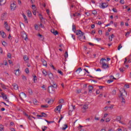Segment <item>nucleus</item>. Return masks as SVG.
Returning <instances> with one entry per match:
<instances>
[{
  "label": "nucleus",
  "instance_id": "20e7f679",
  "mask_svg": "<svg viewBox=\"0 0 131 131\" xmlns=\"http://www.w3.org/2000/svg\"><path fill=\"white\" fill-rule=\"evenodd\" d=\"M131 61L130 60V59L127 60V58H125V61L124 62V66H125V67H127V68H128V65L126 64H127V63H130Z\"/></svg>",
  "mask_w": 131,
  "mask_h": 131
},
{
  "label": "nucleus",
  "instance_id": "7c9ffc66",
  "mask_svg": "<svg viewBox=\"0 0 131 131\" xmlns=\"http://www.w3.org/2000/svg\"><path fill=\"white\" fill-rule=\"evenodd\" d=\"M41 114L42 115L43 117H47L48 116V115H47V114H46L43 112L41 113Z\"/></svg>",
  "mask_w": 131,
  "mask_h": 131
},
{
  "label": "nucleus",
  "instance_id": "e433bc0d",
  "mask_svg": "<svg viewBox=\"0 0 131 131\" xmlns=\"http://www.w3.org/2000/svg\"><path fill=\"white\" fill-rule=\"evenodd\" d=\"M0 130L4 131V125H0Z\"/></svg>",
  "mask_w": 131,
  "mask_h": 131
},
{
  "label": "nucleus",
  "instance_id": "4468645a",
  "mask_svg": "<svg viewBox=\"0 0 131 131\" xmlns=\"http://www.w3.org/2000/svg\"><path fill=\"white\" fill-rule=\"evenodd\" d=\"M14 71H15V74L16 75V76H19L20 75V70H15Z\"/></svg>",
  "mask_w": 131,
  "mask_h": 131
},
{
  "label": "nucleus",
  "instance_id": "58836bf2",
  "mask_svg": "<svg viewBox=\"0 0 131 131\" xmlns=\"http://www.w3.org/2000/svg\"><path fill=\"white\" fill-rule=\"evenodd\" d=\"M112 95H116V90H114L112 92Z\"/></svg>",
  "mask_w": 131,
  "mask_h": 131
},
{
  "label": "nucleus",
  "instance_id": "dca6fc26",
  "mask_svg": "<svg viewBox=\"0 0 131 131\" xmlns=\"http://www.w3.org/2000/svg\"><path fill=\"white\" fill-rule=\"evenodd\" d=\"M0 34L2 35L3 38H6V37L7 36V35H6V33H5V32H3V31H2L1 33H0Z\"/></svg>",
  "mask_w": 131,
  "mask_h": 131
},
{
  "label": "nucleus",
  "instance_id": "13d9d810",
  "mask_svg": "<svg viewBox=\"0 0 131 131\" xmlns=\"http://www.w3.org/2000/svg\"><path fill=\"white\" fill-rule=\"evenodd\" d=\"M23 79L24 80H26V77L24 75H22Z\"/></svg>",
  "mask_w": 131,
  "mask_h": 131
},
{
  "label": "nucleus",
  "instance_id": "aec40b11",
  "mask_svg": "<svg viewBox=\"0 0 131 131\" xmlns=\"http://www.w3.org/2000/svg\"><path fill=\"white\" fill-rule=\"evenodd\" d=\"M13 86L14 90H18L19 89L18 85L16 84V83L13 84Z\"/></svg>",
  "mask_w": 131,
  "mask_h": 131
},
{
  "label": "nucleus",
  "instance_id": "39448f33",
  "mask_svg": "<svg viewBox=\"0 0 131 131\" xmlns=\"http://www.w3.org/2000/svg\"><path fill=\"white\" fill-rule=\"evenodd\" d=\"M76 34V35H82V36H83V35H84V33L82 32L81 30H77Z\"/></svg>",
  "mask_w": 131,
  "mask_h": 131
},
{
  "label": "nucleus",
  "instance_id": "b1692460",
  "mask_svg": "<svg viewBox=\"0 0 131 131\" xmlns=\"http://www.w3.org/2000/svg\"><path fill=\"white\" fill-rule=\"evenodd\" d=\"M116 120H117V121H120V123H121V122L120 121V120H121V117H120V116H117Z\"/></svg>",
  "mask_w": 131,
  "mask_h": 131
},
{
  "label": "nucleus",
  "instance_id": "9d476101",
  "mask_svg": "<svg viewBox=\"0 0 131 131\" xmlns=\"http://www.w3.org/2000/svg\"><path fill=\"white\" fill-rule=\"evenodd\" d=\"M21 37L25 39V40L28 39V38L27 37V35H26V33H25V32H23L21 33Z\"/></svg>",
  "mask_w": 131,
  "mask_h": 131
},
{
  "label": "nucleus",
  "instance_id": "6e6552de",
  "mask_svg": "<svg viewBox=\"0 0 131 131\" xmlns=\"http://www.w3.org/2000/svg\"><path fill=\"white\" fill-rule=\"evenodd\" d=\"M19 97L21 99V100H23V98H26V94H25L24 92H21L19 94Z\"/></svg>",
  "mask_w": 131,
  "mask_h": 131
},
{
  "label": "nucleus",
  "instance_id": "bb28decb",
  "mask_svg": "<svg viewBox=\"0 0 131 131\" xmlns=\"http://www.w3.org/2000/svg\"><path fill=\"white\" fill-rule=\"evenodd\" d=\"M42 73H43V75H45V76H47V75H48V73L46 70H43Z\"/></svg>",
  "mask_w": 131,
  "mask_h": 131
},
{
  "label": "nucleus",
  "instance_id": "bf43d9fd",
  "mask_svg": "<svg viewBox=\"0 0 131 131\" xmlns=\"http://www.w3.org/2000/svg\"><path fill=\"white\" fill-rule=\"evenodd\" d=\"M33 15H34V16H36V10H34L33 11Z\"/></svg>",
  "mask_w": 131,
  "mask_h": 131
},
{
  "label": "nucleus",
  "instance_id": "6ab92c4d",
  "mask_svg": "<svg viewBox=\"0 0 131 131\" xmlns=\"http://www.w3.org/2000/svg\"><path fill=\"white\" fill-rule=\"evenodd\" d=\"M7 15H8V13H7V12H5L2 14V19H3V20L4 19H5V18H6V17H7Z\"/></svg>",
  "mask_w": 131,
  "mask_h": 131
},
{
  "label": "nucleus",
  "instance_id": "c9c22d12",
  "mask_svg": "<svg viewBox=\"0 0 131 131\" xmlns=\"http://www.w3.org/2000/svg\"><path fill=\"white\" fill-rule=\"evenodd\" d=\"M7 57H8V58H9V59H11L12 58V54H11V53H8Z\"/></svg>",
  "mask_w": 131,
  "mask_h": 131
},
{
  "label": "nucleus",
  "instance_id": "5701e85b",
  "mask_svg": "<svg viewBox=\"0 0 131 131\" xmlns=\"http://www.w3.org/2000/svg\"><path fill=\"white\" fill-rule=\"evenodd\" d=\"M93 90H94V87H93V86H89V92H92V91H93Z\"/></svg>",
  "mask_w": 131,
  "mask_h": 131
},
{
  "label": "nucleus",
  "instance_id": "c03bdc74",
  "mask_svg": "<svg viewBox=\"0 0 131 131\" xmlns=\"http://www.w3.org/2000/svg\"><path fill=\"white\" fill-rule=\"evenodd\" d=\"M2 45L4 47H6V46H7V42H6V41H4L2 42Z\"/></svg>",
  "mask_w": 131,
  "mask_h": 131
},
{
  "label": "nucleus",
  "instance_id": "f704fd0d",
  "mask_svg": "<svg viewBox=\"0 0 131 131\" xmlns=\"http://www.w3.org/2000/svg\"><path fill=\"white\" fill-rule=\"evenodd\" d=\"M25 72H26V73H27V74H28V73H29V69L26 68L25 70Z\"/></svg>",
  "mask_w": 131,
  "mask_h": 131
},
{
  "label": "nucleus",
  "instance_id": "f03ea898",
  "mask_svg": "<svg viewBox=\"0 0 131 131\" xmlns=\"http://www.w3.org/2000/svg\"><path fill=\"white\" fill-rule=\"evenodd\" d=\"M55 89H57V84L54 81H52V84H51V85L48 87L49 93H51L55 92Z\"/></svg>",
  "mask_w": 131,
  "mask_h": 131
},
{
  "label": "nucleus",
  "instance_id": "9b49d317",
  "mask_svg": "<svg viewBox=\"0 0 131 131\" xmlns=\"http://www.w3.org/2000/svg\"><path fill=\"white\" fill-rule=\"evenodd\" d=\"M4 25L6 30H8V31H10V28L9 27V25H8V23L7 21L4 22Z\"/></svg>",
  "mask_w": 131,
  "mask_h": 131
},
{
  "label": "nucleus",
  "instance_id": "e2e57ef3",
  "mask_svg": "<svg viewBox=\"0 0 131 131\" xmlns=\"http://www.w3.org/2000/svg\"><path fill=\"white\" fill-rule=\"evenodd\" d=\"M50 66H51V67H52L53 68V69L54 70H56V68H55V67L53 64L50 65Z\"/></svg>",
  "mask_w": 131,
  "mask_h": 131
},
{
  "label": "nucleus",
  "instance_id": "1a4fd4ad",
  "mask_svg": "<svg viewBox=\"0 0 131 131\" xmlns=\"http://www.w3.org/2000/svg\"><path fill=\"white\" fill-rule=\"evenodd\" d=\"M100 8H102V9H105V8H107L108 7V5H107V3H102L101 6H100Z\"/></svg>",
  "mask_w": 131,
  "mask_h": 131
},
{
  "label": "nucleus",
  "instance_id": "ddd939ff",
  "mask_svg": "<svg viewBox=\"0 0 131 131\" xmlns=\"http://www.w3.org/2000/svg\"><path fill=\"white\" fill-rule=\"evenodd\" d=\"M51 32L53 33L54 35H57V34H59V32L57 30H55L54 29L51 30Z\"/></svg>",
  "mask_w": 131,
  "mask_h": 131
},
{
  "label": "nucleus",
  "instance_id": "79ce46f5",
  "mask_svg": "<svg viewBox=\"0 0 131 131\" xmlns=\"http://www.w3.org/2000/svg\"><path fill=\"white\" fill-rule=\"evenodd\" d=\"M24 61H27V60H28V57L25 56L24 57Z\"/></svg>",
  "mask_w": 131,
  "mask_h": 131
},
{
  "label": "nucleus",
  "instance_id": "37998d69",
  "mask_svg": "<svg viewBox=\"0 0 131 131\" xmlns=\"http://www.w3.org/2000/svg\"><path fill=\"white\" fill-rule=\"evenodd\" d=\"M63 116L62 115H60V119H59V120L58 121V123H60V122L61 121V120H62V119H63Z\"/></svg>",
  "mask_w": 131,
  "mask_h": 131
},
{
  "label": "nucleus",
  "instance_id": "680f3d73",
  "mask_svg": "<svg viewBox=\"0 0 131 131\" xmlns=\"http://www.w3.org/2000/svg\"><path fill=\"white\" fill-rule=\"evenodd\" d=\"M111 119L110 118H108L106 119V122H109L110 121Z\"/></svg>",
  "mask_w": 131,
  "mask_h": 131
},
{
  "label": "nucleus",
  "instance_id": "603ef678",
  "mask_svg": "<svg viewBox=\"0 0 131 131\" xmlns=\"http://www.w3.org/2000/svg\"><path fill=\"white\" fill-rule=\"evenodd\" d=\"M1 95L2 96V98H5V96H6V95L5 94V93L2 92L1 93Z\"/></svg>",
  "mask_w": 131,
  "mask_h": 131
},
{
  "label": "nucleus",
  "instance_id": "412c9836",
  "mask_svg": "<svg viewBox=\"0 0 131 131\" xmlns=\"http://www.w3.org/2000/svg\"><path fill=\"white\" fill-rule=\"evenodd\" d=\"M27 14L29 17L32 16V13H31V11H29V10L27 11Z\"/></svg>",
  "mask_w": 131,
  "mask_h": 131
},
{
  "label": "nucleus",
  "instance_id": "8fccbe9b",
  "mask_svg": "<svg viewBox=\"0 0 131 131\" xmlns=\"http://www.w3.org/2000/svg\"><path fill=\"white\" fill-rule=\"evenodd\" d=\"M111 82H113V80H107V83H111Z\"/></svg>",
  "mask_w": 131,
  "mask_h": 131
},
{
  "label": "nucleus",
  "instance_id": "774afa93",
  "mask_svg": "<svg viewBox=\"0 0 131 131\" xmlns=\"http://www.w3.org/2000/svg\"><path fill=\"white\" fill-rule=\"evenodd\" d=\"M37 117H43L42 115H37Z\"/></svg>",
  "mask_w": 131,
  "mask_h": 131
},
{
  "label": "nucleus",
  "instance_id": "338daca9",
  "mask_svg": "<svg viewBox=\"0 0 131 131\" xmlns=\"http://www.w3.org/2000/svg\"><path fill=\"white\" fill-rule=\"evenodd\" d=\"M111 36V41H112V38H113V37H114V34H112V35Z\"/></svg>",
  "mask_w": 131,
  "mask_h": 131
},
{
  "label": "nucleus",
  "instance_id": "c85d7f7f",
  "mask_svg": "<svg viewBox=\"0 0 131 131\" xmlns=\"http://www.w3.org/2000/svg\"><path fill=\"white\" fill-rule=\"evenodd\" d=\"M67 127H68V125L67 124H64V127L62 128V130H65Z\"/></svg>",
  "mask_w": 131,
  "mask_h": 131
},
{
  "label": "nucleus",
  "instance_id": "f3484780",
  "mask_svg": "<svg viewBox=\"0 0 131 131\" xmlns=\"http://www.w3.org/2000/svg\"><path fill=\"white\" fill-rule=\"evenodd\" d=\"M48 75L50 79H54V75H53V74H52V73H49Z\"/></svg>",
  "mask_w": 131,
  "mask_h": 131
},
{
  "label": "nucleus",
  "instance_id": "4be33fe9",
  "mask_svg": "<svg viewBox=\"0 0 131 131\" xmlns=\"http://www.w3.org/2000/svg\"><path fill=\"white\" fill-rule=\"evenodd\" d=\"M72 30H73V31H74V32H75V31H76V27L75 26V25H73Z\"/></svg>",
  "mask_w": 131,
  "mask_h": 131
},
{
  "label": "nucleus",
  "instance_id": "49530a36",
  "mask_svg": "<svg viewBox=\"0 0 131 131\" xmlns=\"http://www.w3.org/2000/svg\"><path fill=\"white\" fill-rule=\"evenodd\" d=\"M82 69H81V68H79L76 71V72H77V71H79V72H80V71H82Z\"/></svg>",
  "mask_w": 131,
  "mask_h": 131
},
{
  "label": "nucleus",
  "instance_id": "f8f14e48",
  "mask_svg": "<svg viewBox=\"0 0 131 131\" xmlns=\"http://www.w3.org/2000/svg\"><path fill=\"white\" fill-rule=\"evenodd\" d=\"M46 102H47L48 104H52V103H54V100H53V99H49V98H47L46 100Z\"/></svg>",
  "mask_w": 131,
  "mask_h": 131
},
{
  "label": "nucleus",
  "instance_id": "2eb2a0df",
  "mask_svg": "<svg viewBox=\"0 0 131 131\" xmlns=\"http://www.w3.org/2000/svg\"><path fill=\"white\" fill-rule=\"evenodd\" d=\"M61 108H62V104H60L57 106L55 108V110H56V111H61Z\"/></svg>",
  "mask_w": 131,
  "mask_h": 131
},
{
  "label": "nucleus",
  "instance_id": "6e6d98bb",
  "mask_svg": "<svg viewBox=\"0 0 131 131\" xmlns=\"http://www.w3.org/2000/svg\"><path fill=\"white\" fill-rule=\"evenodd\" d=\"M78 38H79V39H81V38H82V35H80L78 36Z\"/></svg>",
  "mask_w": 131,
  "mask_h": 131
},
{
  "label": "nucleus",
  "instance_id": "864d4df0",
  "mask_svg": "<svg viewBox=\"0 0 131 131\" xmlns=\"http://www.w3.org/2000/svg\"><path fill=\"white\" fill-rule=\"evenodd\" d=\"M120 3L122 4V5H123L124 4V0H120Z\"/></svg>",
  "mask_w": 131,
  "mask_h": 131
},
{
  "label": "nucleus",
  "instance_id": "7ed1b4c3",
  "mask_svg": "<svg viewBox=\"0 0 131 131\" xmlns=\"http://www.w3.org/2000/svg\"><path fill=\"white\" fill-rule=\"evenodd\" d=\"M104 61H107L105 58H101L100 60V63L102 64V68L103 69H107V68H109V64H106V62H104Z\"/></svg>",
  "mask_w": 131,
  "mask_h": 131
},
{
  "label": "nucleus",
  "instance_id": "c756f323",
  "mask_svg": "<svg viewBox=\"0 0 131 131\" xmlns=\"http://www.w3.org/2000/svg\"><path fill=\"white\" fill-rule=\"evenodd\" d=\"M28 92H29V94H30V95H32L33 94L32 90H31V89L30 88L28 89Z\"/></svg>",
  "mask_w": 131,
  "mask_h": 131
},
{
  "label": "nucleus",
  "instance_id": "2f4dec72",
  "mask_svg": "<svg viewBox=\"0 0 131 131\" xmlns=\"http://www.w3.org/2000/svg\"><path fill=\"white\" fill-rule=\"evenodd\" d=\"M32 8L33 11H36V7H35V5H32Z\"/></svg>",
  "mask_w": 131,
  "mask_h": 131
},
{
  "label": "nucleus",
  "instance_id": "473e14b6",
  "mask_svg": "<svg viewBox=\"0 0 131 131\" xmlns=\"http://www.w3.org/2000/svg\"><path fill=\"white\" fill-rule=\"evenodd\" d=\"M49 105H41V108H48Z\"/></svg>",
  "mask_w": 131,
  "mask_h": 131
},
{
  "label": "nucleus",
  "instance_id": "4d7b16f0",
  "mask_svg": "<svg viewBox=\"0 0 131 131\" xmlns=\"http://www.w3.org/2000/svg\"><path fill=\"white\" fill-rule=\"evenodd\" d=\"M35 29H36V30L38 29V26H37V25H35Z\"/></svg>",
  "mask_w": 131,
  "mask_h": 131
},
{
  "label": "nucleus",
  "instance_id": "f257e3e1",
  "mask_svg": "<svg viewBox=\"0 0 131 131\" xmlns=\"http://www.w3.org/2000/svg\"><path fill=\"white\" fill-rule=\"evenodd\" d=\"M120 95L119 96V98L121 99V103H124V104H125V99L124 98L127 96V92H126L125 90H123L122 91H120Z\"/></svg>",
  "mask_w": 131,
  "mask_h": 131
},
{
  "label": "nucleus",
  "instance_id": "3c124183",
  "mask_svg": "<svg viewBox=\"0 0 131 131\" xmlns=\"http://www.w3.org/2000/svg\"><path fill=\"white\" fill-rule=\"evenodd\" d=\"M57 72L59 73V74H61V75H63V72H62L60 70H58Z\"/></svg>",
  "mask_w": 131,
  "mask_h": 131
},
{
  "label": "nucleus",
  "instance_id": "69168bd1",
  "mask_svg": "<svg viewBox=\"0 0 131 131\" xmlns=\"http://www.w3.org/2000/svg\"><path fill=\"white\" fill-rule=\"evenodd\" d=\"M102 30H99L98 31V33L99 34H100V35H102Z\"/></svg>",
  "mask_w": 131,
  "mask_h": 131
},
{
  "label": "nucleus",
  "instance_id": "de8ad7c7",
  "mask_svg": "<svg viewBox=\"0 0 131 131\" xmlns=\"http://www.w3.org/2000/svg\"><path fill=\"white\" fill-rule=\"evenodd\" d=\"M121 48H122V46H121V44H120L119 45V46L118 47V50L119 51V50H120V49H121Z\"/></svg>",
  "mask_w": 131,
  "mask_h": 131
},
{
  "label": "nucleus",
  "instance_id": "a18cd8bd",
  "mask_svg": "<svg viewBox=\"0 0 131 131\" xmlns=\"http://www.w3.org/2000/svg\"><path fill=\"white\" fill-rule=\"evenodd\" d=\"M92 14L95 15H97V11L94 10L93 11H92Z\"/></svg>",
  "mask_w": 131,
  "mask_h": 131
},
{
  "label": "nucleus",
  "instance_id": "a878e982",
  "mask_svg": "<svg viewBox=\"0 0 131 131\" xmlns=\"http://www.w3.org/2000/svg\"><path fill=\"white\" fill-rule=\"evenodd\" d=\"M0 84L2 88V89H4V90H6L7 88H6V85L5 84H3V83H0Z\"/></svg>",
  "mask_w": 131,
  "mask_h": 131
},
{
  "label": "nucleus",
  "instance_id": "ea45409f",
  "mask_svg": "<svg viewBox=\"0 0 131 131\" xmlns=\"http://www.w3.org/2000/svg\"><path fill=\"white\" fill-rule=\"evenodd\" d=\"M45 121H46V122H47L48 123H53V122H54V121H49L47 120H45Z\"/></svg>",
  "mask_w": 131,
  "mask_h": 131
},
{
  "label": "nucleus",
  "instance_id": "423d86ee",
  "mask_svg": "<svg viewBox=\"0 0 131 131\" xmlns=\"http://www.w3.org/2000/svg\"><path fill=\"white\" fill-rule=\"evenodd\" d=\"M89 108V105L88 104H84L83 106V107L82 108V109H83L82 113H85V111L86 110V109Z\"/></svg>",
  "mask_w": 131,
  "mask_h": 131
},
{
  "label": "nucleus",
  "instance_id": "393cba45",
  "mask_svg": "<svg viewBox=\"0 0 131 131\" xmlns=\"http://www.w3.org/2000/svg\"><path fill=\"white\" fill-rule=\"evenodd\" d=\"M23 16L25 19V21H27V23H28V21H27V20H28L27 17L26 16V15L24 14H23Z\"/></svg>",
  "mask_w": 131,
  "mask_h": 131
},
{
  "label": "nucleus",
  "instance_id": "a211bd4d",
  "mask_svg": "<svg viewBox=\"0 0 131 131\" xmlns=\"http://www.w3.org/2000/svg\"><path fill=\"white\" fill-rule=\"evenodd\" d=\"M41 62L43 66H47L48 63H47V61L45 59H42Z\"/></svg>",
  "mask_w": 131,
  "mask_h": 131
},
{
  "label": "nucleus",
  "instance_id": "72a5a7b5",
  "mask_svg": "<svg viewBox=\"0 0 131 131\" xmlns=\"http://www.w3.org/2000/svg\"><path fill=\"white\" fill-rule=\"evenodd\" d=\"M38 16L40 20H42V19H43V17H42V15H41V14H39Z\"/></svg>",
  "mask_w": 131,
  "mask_h": 131
},
{
  "label": "nucleus",
  "instance_id": "a19ab883",
  "mask_svg": "<svg viewBox=\"0 0 131 131\" xmlns=\"http://www.w3.org/2000/svg\"><path fill=\"white\" fill-rule=\"evenodd\" d=\"M64 103V100L63 99H61L59 100V103L60 104H63Z\"/></svg>",
  "mask_w": 131,
  "mask_h": 131
},
{
  "label": "nucleus",
  "instance_id": "4c0bfd02",
  "mask_svg": "<svg viewBox=\"0 0 131 131\" xmlns=\"http://www.w3.org/2000/svg\"><path fill=\"white\" fill-rule=\"evenodd\" d=\"M64 58H68V52L67 51L64 54Z\"/></svg>",
  "mask_w": 131,
  "mask_h": 131
},
{
  "label": "nucleus",
  "instance_id": "cd10ccee",
  "mask_svg": "<svg viewBox=\"0 0 131 131\" xmlns=\"http://www.w3.org/2000/svg\"><path fill=\"white\" fill-rule=\"evenodd\" d=\"M3 99H4V100H5L7 102H9V99H8L7 95H4V98H3Z\"/></svg>",
  "mask_w": 131,
  "mask_h": 131
},
{
  "label": "nucleus",
  "instance_id": "0eeeda50",
  "mask_svg": "<svg viewBox=\"0 0 131 131\" xmlns=\"http://www.w3.org/2000/svg\"><path fill=\"white\" fill-rule=\"evenodd\" d=\"M17 7V5H16V4L15 3H13V4H11L10 5V9L11 10H15Z\"/></svg>",
  "mask_w": 131,
  "mask_h": 131
},
{
  "label": "nucleus",
  "instance_id": "5fc2aeb1",
  "mask_svg": "<svg viewBox=\"0 0 131 131\" xmlns=\"http://www.w3.org/2000/svg\"><path fill=\"white\" fill-rule=\"evenodd\" d=\"M113 11L114 12V13H117V10H116L115 8H113Z\"/></svg>",
  "mask_w": 131,
  "mask_h": 131
},
{
  "label": "nucleus",
  "instance_id": "0e129e2a",
  "mask_svg": "<svg viewBox=\"0 0 131 131\" xmlns=\"http://www.w3.org/2000/svg\"><path fill=\"white\" fill-rule=\"evenodd\" d=\"M110 78H111V79H116L113 75L110 76Z\"/></svg>",
  "mask_w": 131,
  "mask_h": 131
},
{
  "label": "nucleus",
  "instance_id": "052dcab7",
  "mask_svg": "<svg viewBox=\"0 0 131 131\" xmlns=\"http://www.w3.org/2000/svg\"><path fill=\"white\" fill-rule=\"evenodd\" d=\"M33 80H34V82H35V80H37L36 76H34Z\"/></svg>",
  "mask_w": 131,
  "mask_h": 131
},
{
  "label": "nucleus",
  "instance_id": "09e8293b",
  "mask_svg": "<svg viewBox=\"0 0 131 131\" xmlns=\"http://www.w3.org/2000/svg\"><path fill=\"white\" fill-rule=\"evenodd\" d=\"M129 34H130V33L129 32H127V33H126L125 36L126 37H128V35H129Z\"/></svg>",
  "mask_w": 131,
  "mask_h": 131
}]
</instances>
